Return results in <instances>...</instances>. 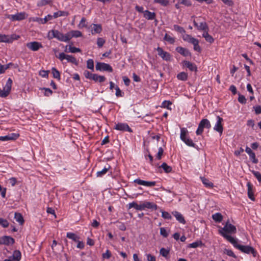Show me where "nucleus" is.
<instances>
[{
    "label": "nucleus",
    "instance_id": "obj_48",
    "mask_svg": "<svg viewBox=\"0 0 261 261\" xmlns=\"http://www.w3.org/2000/svg\"><path fill=\"white\" fill-rule=\"evenodd\" d=\"M162 217L165 219L171 220L172 219L171 215L167 212L161 211Z\"/></svg>",
    "mask_w": 261,
    "mask_h": 261
},
{
    "label": "nucleus",
    "instance_id": "obj_51",
    "mask_svg": "<svg viewBox=\"0 0 261 261\" xmlns=\"http://www.w3.org/2000/svg\"><path fill=\"white\" fill-rule=\"evenodd\" d=\"M160 253L163 256L166 257L169 253V250L164 248H162L160 249Z\"/></svg>",
    "mask_w": 261,
    "mask_h": 261
},
{
    "label": "nucleus",
    "instance_id": "obj_27",
    "mask_svg": "<svg viewBox=\"0 0 261 261\" xmlns=\"http://www.w3.org/2000/svg\"><path fill=\"white\" fill-rule=\"evenodd\" d=\"M110 168H111L110 165H107L103 168V169L102 170H101L100 171H98L97 172V173H96L97 176V177L102 176L103 175H104L105 174H106L107 173V172L110 169Z\"/></svg>",
    "mask_w": 261,
    "mask_h": 261
},
{
    "label": "nucleus",
    "instance_id": "obj_63",
    "mask_svg": "<svg viewBox=\"0 0 261 261\" xmlns=\"http://www.w3.org/2000/svg\"><path fill=\"white\" fill-rule=\"evenodd\" d=\"M155 181H147L144 180V186L146 187H153L155 185Z\"/></svg>",
    "mask_w": 261,
    "mask_h": 261
},
{
    "label": "nucleus",
    "instance_id": "obj_34",
    "mask_svg": "<svg viewBox=\"0 0 261 261\" xmlns=\"http://www.w3.org/2000/svg\"><path fill=\"white\" fill-rule=\"evenodd\" d=\"M51 73L55 79L60 80L61 79L60 72L55 67L51 68Z\"/></svg>",
    "mask_w": 261,
    "mask_h": 261
},
{
    "label": "nucleus",
    "instance_id": "obj_43",
    "mask_svg": "<svg viewBox=\"0 0 261 261\" xmlns=\"http://www.w3.org/2000/svg\"><path fill=\"white\" fill-rule=\"evenodd\" d=\"M187 130L185 128H181L180 130V139L182 141L184 142V141L188 138L186 137V134L187 133Z\"/></svg>",
    "mask_w": 261,
    "mask_h": 261
},
{
    "label": "nucleus",
    "instance_id": "obj_32",
    "mask_svg": "<svg viewBox=\"0 0 261 261\" xmlns=\"http://www.w3.org/2000/svg\"><path fill=\"white\" fill-rule=\"evenodd\" d=\"M14 218L20 224L22 225L24 222V220L22 215L19 213H15Z\"/></svg>",
    "mask_w": 261,
    "mask_h": 261
},
{
    "label": "nucleus",
    "instance_id": "obj_37",
    "mask_svg": "<svg viewBox=\"0 0 261 261\" xmlns=\"http://www.w3.org/2000/svg\"><path fill=\"white\" fill-rule=\"evenodd\" d=\"M172 103L170 101L165 100L162 103V107L164 108H167L168 110H171L172 109Z\"/></svg>",
    "mask_w": 261,
    "mask_h": 261
},
{
    "label": "nucleus",
    "instance_id": "obj_47",
    "mask_svg": "<svg viewBox=\"0 0 261 261\" xmlns=\"http://www.w3.org/2000/svg\"><path fill=\"white\" fill-rule=\"evenodd\" d=\"M0 225L4 228H7L9 226V223L7 220L0 218Z\"/></svg>",
    "mask_w": 261,
    "mask_h": 261
},
{
    "label": "nucleus",
    "instance_id": "obj_28",
    "mask_svg": "<svg viewBox=\"0 0 261 261\" xmlns=\"http://www.w3.org/2000/svg\"><path fill=\"white\" fill-rule=\"evenodd\" d=\"M92 80L96 82H98L99 83H101L103 82L106 80V77L104 76L99 75L97 74H94Z\"/></svg>",
    "mask_w": 261,
    "mask_h": 261
},
{
    "label": "nucleus",
    "instance_id": "obj_49",
    "mask_svg": "<svg viewBox=\"0 0 261 261\" xmlns=\"http://www.w3.org/2000/svg\"><path fill=\"white\" fill-rule=\"evenodd\" d=\"M106 40L102 38H97V45L99 47H101L105 43Z\"/></svg>",
    "mask_w": 261,
    "mask_h": 261
},
{
    "label": "nucleus",
    "instance_id": "obj_13",
    "mask_svg": "<svg viewBox=\"0 0 261 261\" xmlns=\"http://www.w3.org/2000/svg\"><path fill=\"white\" fill-rule=\"evenodd\" d=\"M88 30H89L92 35L96 34H100L102 31V26L100 24L92 23L88 26Z\"/></svg>",
    "mask_w": 261,
    "mask_h": 261
},
{
    "label": "nucleus",
    "instance_id": "obj_9",
    "mask_svg": "<svg viewBox=\"0 0 261 261\" xmlns=\"http://www.w3.org/2000/svg\"><path fill=\"white\" fill-rule=\"evenodd\" d=\"M114 129L122 132H133L132 129L126 123H115Z\"/></svg>",
    "mask_w": 261,
    "mask_h": 261
},
{
    "label": "nucleus",
    "instance_id": "obj_38",
    "mask_svg": "<svg viewBox=\"0 0 261 261\" xmlns=\"http://www.w3.org/2000/svg\"><path fill=\"white\" fill-rule=\"evenodd\" d=\"M160 168H163L166 173H170L172 171V167L168 166L166 163H163Z\"/></svg>",
    "mask_w": 261,
    "mask_h": 261
},
{
    "label": "nucleus",
    "instance_id": "obj_26",
    "mask_svg": "<svg viewBox=\"0 0 261 261\" xmlns=\"http://www.w3.org/2000/svg\"><path fill=\"white\" fill-rule=\"evenodd\" d=\"M67 238L71 239L75 242H79L80 240V237L77 236L76 234L73 232H67L66 234Z\"/></svg>",
    "mask_w": 261,
    "mask_h": 261
},
{
    "label": "nucleus",
    "instance_id": "obj_61",
    "mask_svg": "<svg viewBox=\"0 0 261 261\" xmlns=\"http://www.w3.org/2000/svg\"><path fill=\"white\" fill-rule=\"evenodd\" d=\"M201 244H202V242L201 241H197V242H193L191 244H190L189 247H191V248H196V247L199 246Z\"/></svg>",
    "mask_w": 261,
    "mask_h": 261
},
{
    "label": "nucleus",
    "instance_id": "obj_24",
    "mask_svg": "<svg viewBox=\"0 0 261 261\" xmlns=\"http://www.w3.org/2000/svg\"><path fill=\"white\" fill-rule=\"evenodd\" d=\"M172 214L175 217L176 220L179 221V222L182 224H185L186 221L182 215L178 213V212L175 211L172 212Z\"/></svg>",
    "mask_w": 261,
    "mask_h": 261
},
{
    "label": "nucleus",
    "instance_id": "obj_19",
    "mask_svg": "<svg viewBox=\"0 0 261 261\" xmlns=\"http://www.w3.org/2000/svg\"><path fill=\"white\" fill-rule=\"evenodd\" d=\"M176 50L184 57L191 56V54L189 50L184 47L178 46L176 48Z\"/></svg>",
    "mask_w": 261,
    "mask_h": 261
},
{
    "label": "nucleus",
    "instance_id": "obj_21",
    "mask_svg": "<svg viewBox=\"0 0 261 261\" xmlns=\"http://www.w3.org/2000/svg\"><path fill=\"white\" fill-rule=\"evenodd\" d=\"M19 136L18 134H11L5 136H1L0 140L2 141H6L8 140H16Z\"/></svg>",
    "mask_w": 261,
    "mask_h": 261
},
{
    "label": "nucleus",
    "instance_id": "obj_31",
    "mask_svg": "<svg viewBox=\"0 0 261 261\" xmlns=\"http://www.w3.org/2000/svg\"><path fill=\"white\" fill-rule=\"evenodd\" d=\"M202 183L205 185V186L207 188H212L214 186L213 182H211L208 179L205 178L204 177H200Z\"/></svg>",
    "mask_w": 261,
    "mask_h": 261
},
{
    "label": "nucleus",
    "instance_id": "obj_50",
    "mask_svg": "<svg viewBox=\"0 0 261 261\" xmlns=\"http://www.w3.org/2000/svg\"><path fill=\"white\" fill-rule=\"evenodd\" d=\"M30 21L37 22L39 24H42V18L38 17H33L29 19Z\"/></svg>",
    "mask_w": 261,
    "mask_h": 261
},
{
    "label": "nucleus",
    "instance_id": "obj_58",
    "mask_svg": "<svg viewBox=\"0 0 261 261\" xmlns=\"http://www.w3.org/2000/svg\"><path fill=\"white\" fill-rule=\"evenodd\" d=\"M184 142L188 146H191V147H195V144L193 143V141L188 138H187L185 141Z\"/></svg>",
    "mask_w": 261,
    "mask_h": 261
},
{
    "label": "nucleus",
    "instance_id": "obj_59",
    "mask_svg": "<svg viewBox=\"0 0 261 261\" xmlns=\"http://www.w3.org/2000/svg\"><path fill=\"white\" fill-rule=\"evenodd\" d=\"M84 74L86 78L92 80L93 77V75H94V73H92L89 71L85 70L84 72Z\"/></svg>",
    "mask_w": 261,
    "mask_h": 261
},
{
    "label": "nucleus",
    "instance_id": "obj_25",
    "mask_svg": "<svg viewBox=\"0 0 261 261\" xmlns=\"http://www.w3.org/2000/svg\"><path fill=\"white\" fill-rule=\"evenodd\" d=\"M202 37L204 38L205 40L210 43H212L214 41V38L208 33V31L203 32L202 34Z\"/></svg>",
    "mask_w": 261,
    "mask_h": 261
},
{
    "label": "nucleus",
    "instance_id": "obj_40",
    "mask_svg": "<svg viewBox=\"0 0 261 261\" xmlns=\"http://www.w3.org/2000/svg\"><path fill=\"white\" fill-rule=\"evenodd\" d=\"M65 51L66 52L75 53L81 52V50L79 48H77L74 46H69L68 48V50H67V49H66Z\"/></svg>",
    "mask_w": 261,
    "mask_h": 261
},
{
    "label": "nucleus",
    "instance_id": "obj_22",
    "mask_svg": "<svg viewBox=\"0 0 261 261\" xmlns=\"http://www.w3.org/2000/svg\"><path fill=\"white\" fill-rule=\"evenodd\" d=\"M144 17L147 20H154L155 18L156 14L154 12H151L148 10H145L143 14Z\"/></svg>",
    "mask_w": 261,
    "mask_h": 261
},
{
    "label": "nucleus",
    "instance_id": "obj_4",
    "mask_svg": "<svg viewBox=\"0 0 261 261\" xmlns=\"http://www.w3.org/2000/svg\"><path fill=\"white\" fill-rule=\"evenodd\" d=\"M237 229L236 227L227 222L225 226L221 228V229L219 230V233L223 236L225 239H226L228 241V239L227 238L226 236L231 237L229 235H228V233H236Z\"/></svg>",
    "mask_w": 261,
    "mask_h": 261
},
{
    "label": "nucleus",
    "instance_id": "obj_57",
    "mask_svg": "<svg viewBox=\"0 0 261 261\" xmlns=\"http://www.w3.org/2000/svg\"><path fill=\"white\" fill-rule=\"evenodd\" d=\"M179 4H183L186 6H190L192 4L189 0H177Z\"/></svg>",
    "mask_w": 261,
    "mask_h": 261
},
{
    "label": "nucleus",
    "instance_id": "obj_53",
    "mask_svg": "<svg viewBox=\"0 0 261 261\" xmlns=\"http://www.w3.org/2000/svg\"><path fill=\"white\" fill-rule=\"evenodd\" d=\"M251 172L254 175V176L256 178L258 181L259 182H261V174L258 171H256L254 170L251 171Z\"/></svg>",
    "mask_w": 261,
    "mask_h": 261
},
{
    "label": "nucleus",
    "instance_id": "obj_17",
    "mask_svg": "<svg viewBox=\"0 0 261 261\" xmlns=\"http://www.w3.org/2000/svg\"><path fill=\"white\" fill-rule=\"evenodd\" d=\"M68 41L73 37L77 38L82 36V33L80 31L74 30L67 32Z\"/></svg>",
    "mask_w": 261,
    "mask_h": 261
},
{
    "label": "nucleus",
    "instance_id": "obj_35",
    "mask_svg": "<svg viewBox=\"0 0 261 261\" xmlns=\"http://www.w3.org/2000/svg\"><path fill=\"white\" fill-rule=\"evenodd\" d=\"M66 60L68 62L71 63L75 65L78 64V62L76 58L71 55H67Z\"/></svg>",
    "mask_w": 261,
    "mask_h": 261
},
{
    "label": "nucleus",
    "instance_id": "obj_60",
    "mask_svg": "<svg viewBox=\"0 0 261 261\" xmlns=\"http://www.w3.org/2000/svg\"><path fill=\"white\" fill-rule=\"evenodd\" d=\"M238 101L241 103L244 104L246 102V99L245 97L240 94H239Z\"/></svg>",
    "mask_w": 261,
    "mask_h": 261
},
{
    "label": "nucleus",
    "instance_id": "obj_23",
    "mask_svg": "<svg viewBox=\"0 0 261 261\" xmlns=\"http://www.w3.org/2000/svg\"><path fill=\"white\" fill-rule=\"evenodd\" d=\"M182 65L184 66L187 67L190 70L194 71L197 70V67L195 65L189 61H184L182 62Z\"/></svg>",
    "mask_w": 261,
    "mask_h": 261
},
{
    "label": "nucleus",
    "instance_id": "obj_42",
    "mask_svg": "<svg viewBox=\"0 0 261 261\" xmlns=\"http://www.w3.org/2000/svg\"><path fill=\"white\" fill-rule=\"evenodd\" d=\"M173 29L182 35L185 34L186 32L185 29L182 27L176 24H174L173 25Z\"/></svg>",
    "mask_w": 261,
    "mask_h": 261
},
{
    "label": "nucleus",
    "instance_id": "obj_7",
    "mask_svg": "<svg viewBox=\"0 0 261 261\" xmlns=\"http://www.w3.org/2000/svg\"><path fill=\"white\" fill-rule=\"evenodd\" d=\"M19 38V36L16 35H5L0 34V43H12L14 40H17Z\"/></svg>",
    "mask_w": 261,
    "mask_h": 261
},
{
    "label": "nucleus",
    "instance_id": "obj_64",
    "mask_svg": "<svg viewBox=\"0 0 261 261\" xmlns=\"http://www.w3.org/2000/svg\"><path fill=\"white\" fill-rule=\"evenodd\" d=\"M146 256L147 261H156L155 257L154 256L150 254H147Z\"/></svg>",
    "mask_w": 261,
    "mask_h": 261
},
{
    "label": "nucleus",
    "instance_id": "obj_54",
    "mask_svg": "<svg viewBox=\"0 0 261 261\" xmlns=\"http://www.w3.org/2000/svg\"><path fill=\"white\" fill-rule=\"evenodd\" d=\"M155 3H158L162 6H166L168 5L169 2L168 0H154Z\"/></svg>",
    "mask_w": 261,
    "mask_h": 261
},
{
    "label": "nucleus",
    "instance_id": "obj_33",
    "mask_svg": "<svg viewBox=\"0 0 261 261\" xmlns=\"http://www.w3.org/2000/svg\"><path fill=\"white\" fill-rule=\"evenodd\" d=\"M213 219L216 222H220L223 219L222 215L219 213H217L212 216Z\"/></svg>",
    "mask_w": 261,
    "mask_h": 261
},
{
    "label": "nucleus",
    "instance_id": "obj_5",
    "mask_svg": "<svg viewBox=\"0 0 261 261\" xmlns=\"http://www.w3.org/2000/svg\"><path fill=\"white\" fill-rule=\"evenodd\" d=\"M182 38L185 41L191 43L193 45L194 50L199 53L201 51V49L199 45V42L198 39L193 37L190 35L186 34L182 35Z\"/></svg>",
    "mask_w": 261,
    "mask_h": 261
},
{
    "label": "nucleus",
    "instance_id": "obj_56",
    "mask_svg": "<svg viewBox=\"0 0 261 261\" xmlns=\"http://www.w3.org/2000/svg\"><path fill=\"white\" fill-rule=\"evenodd\" d=\"M54 18L53 15L48 14L44 18H42V24L46 23L48 21L51 20Z\"/></svg>",
    "mask_w": 261,
    "mask_h": 261
},
{
    "label": "nucleus",
    "instance_id": "obj_20",
    "mask_svg": "<svg viewBox=\"0 0 261 261\" xmlns=\"http://www.w3.org/2000/svg\"><path fill=\"white\" fill-rule=\"evenodd\" d=\"M21 252L20 251L16 250L13 252V255L9 257L11 261H19L21 259Z\"/></svg>",
    "mask_w": 261,
    "mask_h": 261
},
{
    "label": "nucleus",
    "instance_id": "obj_30",
    "mask_svg": "<svg viewBox=\"0 0 261 261\" xmlns=\"http://www.w3.org/2000/svg\"><path fill=\"white\" fill-rule=\"evenodd\" d=\"M199 125H200V127H202L203 128L204 127L209 128L211 126L210 121L206 119H202L199 124Z\"/></svg>",
    "mask_w": 261,
    "mask_h": 261
},
{
    "label": "nucleus",
    "instance_id": "obj_10",
    "mask_svg": "<svg viewBox=\"0 0 261 261\" xmlns=\"http://www.w3.org/2000/svg\"><path fill=\"white\" fill-rule=\"evenodd\" d=\"M158 55L163 60L166 61H169L171 60L172 56L168 52L164 51L162 48L158 47L156 48Z\"/></svg>",
    "mask_w": 261,
    "mask_h": 261
},
{
    "label": "nucleus",
    "instance_id": "obj_41",
    "mask_svg": "<svg viewBox=\"0 0 261 261\" xmlns=\"http://www.w3.org/2000/svg\"><path fill=\"white\" fill-rule=\"evenodd\" d=\"M78 28L79 29H82L83 28H86L88 29V27L87 26V25L86 24V19L85 17H83L81 19V20L78 25Z\"/></svg>",
    "mask_w": 261,
    "mask_h": 261
},
{
    "label": "nucleus",
    "instance_id": "obj_12",
    "mask_svg": "<svg viewBox=\"0 0 261 261\" xmlns=\"http://www.w3.org/2000/svg\"><path fill=\"white\" fill-rule=\"evenodd\" d=\"M28 17V14L23 12L17 13L15 14L10 15L8 18L12 21H20L25 19Z\"/></svg>",
    "mask_w": 261,
    "mask_h": 261
},
{
    "label": "nucleus",
    "instance_id": "obj_3",
    "mask_svg": "<svg viewBox=\"0 0 261 261\" xmlns=\"http://www.w3.org/2000/svg\"><path fill=\"white\" fill-rule=\"evenodd\" d=\"M47 37L49 40L56 38L60 41L65 42L68 41L67 33L64 34L57 30H51L49 31L47 33Z\"/></svg>",
    "mask_w": 261,
    "mask_h": 261
},
{
    "label": "nucleus",
    "instance_id": "obj_52",
    "mask_svg": "<svg viewBox=\"0 0 261 261\" xmlns=\"http://www.w3.org/2000/svg\"><path fill=\"white\" fill-rule=\"evenodd\" d=\"M224 252L229 256L233 257L234 258H237V256L234 254L233 252L231 250L225 249Z\"/></svg>",
    "mask_w": 261,
    "mask_h": 261
},
{
    "label": "nucleus",
    "instance_id": "obj_2",
    "mask_svg": "<svg viewBox=\"0 0 261 261\" xmlns=\"http://www.w3.org/2000/svg\"><path fill=\"white\" fill-rule=\"evenodd\" d=\"M127 206L129 209L134 207L136 210L139 211L144 210L145 208L154 210H156L158 208V206L156 204L149 201H144L143 203L140 204L134 201L132 203H129Z\"/></svg>",
    "mask_w": 261,
    "mask_h": 261
},
{
    "label": "nucleus",
    "instance_id": "obj_46",
    "mask_svg": "<svg viewBox=\"0 0 261 261\" xmlns=\"http://www.w3.org/2000/svg\"><path fill=\"white\" fill-rule=\"evenodd\" d=\"M51 3V0H40L38 2L37 6L39 7H42L46 5L49 4Z\"/></svg>",
    "mask_w": 261,
    "mask_h": 261
},
{
    "label": "nucleus",
    "instance_id": "obj_45",
    "mask_svg": "<svg viewBox=\"0 0 261 261\" xmlns=\"http://www.w3.org/2000/svg\"><path fill=\"white\" fill-rule=\"evenodd\" d=\"M87 67L92 70V71L94 70V61L92 59H88L87 61Z\"/></svg>",
    "mask_w": 261,
    "mask_h": 261
},
{
    "label": "nucleus",
    "instance_id": "obj_15",
    "mask_svg": "<svg viewBox=\"0 0 261 261\" xmlns=\"http://www.w3.org/2000/svg\"><path fill=\"white\" fill-rule=\"evenodd\" d=\"M14 243V239L9 236H3L0 238V244L6 245H12Z\"/></svg>",
    "mask_w": 261,
    "mask_h": 261
},
{
    "label": "nucleus",
    "instance_id": "obj_8",
    "mask_svg": "<svg viewBox=\"0 0 261 261\" xmlns=\"http://www.w3.org/2000/svg\"><path fill=\"white\" fill-rule=\"evenodd\" d=\"M96 70L103 71L113 72L112 67L107 63L97 62L96 64Z\"/></svg>",
    "mask_w": 261,
    "mask_h": 261
},
{
    "label": "nucleus",
    "instance_id": "obj_6",
    "mask_svg": "<svg viewBox=\"0 0 261 261\" xmlns=\"http://www.w3.org/2000/svg\"><path fill=\"white\" fill-rule=\"evenodd\" d=\"M13 81L11 78H9L3 87V89L2 90L0 88V96L2 97H5L7 96L11 90Z\"/></svg>",
    "mask_w": 261,
    "mask_h": 261
},
{
    "label": "nucleus",
    "instance_id": "obj_16",
    "mask_svg": "<svg viewBox=\"0 0 261 261\" xmlns=\"http://www.w3.org/2000/svg\"><path fill=\"white\" fill-rule=\"evenodd\" d=\"M193 23L194 26L199 31H203L204 32L208 30V27L205 22H202L198 24L194 20Z\"/></svg>",
    "mask_w": 261,
    "mask_h": 261
},
{
    "label": "nucleus",
    "instance_id": "obj_44",
    "mask_svg": "<svg viewBox=\"0 0 261 261\" xmlns=\"http://www.w3.org/2000/svg\"><path fill=\"white\" fill-rule=\"evenodd\" d=\"M187 130L185 128H181L180 130V139L182 141L184 142V141L188 138L186 137V134L187 133Z\"/></svg>",
    "mask_w": 261,
    "mask_h": 261
},
{
    "label": "nucleus",
    "instance_id": "obj_1",
    "mask_svg": "<svg viewBox=\"0 0 261 261\" xmlns=\"http://www.w3.org/2000/svg\"><path fill=\"white\" fill-rule=\"evenodd\" d=\"M226 237L228 239V241L231 243L235 248L238 249L241 252L247 254H251L254 257L256 256L257 252L252 247L248 245H242L239 244L237 240L233 237L228 236Z\"/></svg>",
    "mask_w": 261,
    "mask_h": 261
},
{
    "label": "nucleus",
    "instance_id": "obj_11",
    "mask_svg": "<svg viewBox=\"0 0 261 261\" xmlns=\"http://www.w3.org/2000/svg\"><path fill=\"white\" fill-rule=\"evenodd\" d=\"M223 119L219 116H217L216 117V123L214 127V129L218 132L220 135L222 134L223 130Z\"/></svg>",
    "mask_w": 261,
    "mask_h": 261
},
{
    "label": "nucleus",
    "instance_id": "obj_39",
    "mask_svg": "<svg viewBox=\"0 0 261 261\" xmlns=\"http://www.w3.org/2000/svg\"><path fill=\"white\" fill-rule=\"evenodd\" d=\"M164 39L171 44L175 42V38L168 35L167 34L165 35Z\"/></svg>",
    "mask_w": 261,
    "mask_h": 261
},
{
    "label": "nucleus",
    "instance_id": "obj_14",
    "mask_svg": "<svg viewBox=\"0 0 261 261\" xmlns=\"http://www.w3.org/2000/svg\"><path fill=\"white\" fill-rule=\"evenodd\" d=\"M27 46L32 51H37L39 48L42 47L41 43L36 41L28 43L27 44Z\"/></svg>",
    "mask_w": 261,
    "mask_h": 261
},
{
    "label": "nucleus",
    "instance_id": "obj_55",
    "mask_svg": "<svg viewBox=\"0 0 261 261\" xmlns=\"http://www.w3.org/2000/svg\"><path fill=\"white\" fill-rule=\"evenodd\" d=\"M249 155L253 163L257 164L258 162V160L256 159L255 154L254 152H253L252 153L249 154Z\"/></svg>",
    "mask_w": 261,
    "mask_h": 261
},
{
    "label": "nucleus",
    "instance_id": "obj_18",
    "mask_svg": "<svg viewBox=\"0 0 261 261\" xmlns=\"http://www.w3.org/2000/svg\"><path fill=\"white\" fill-rule=\"evenodd\" d=\"M247 194L248 197L252 201L255 200L254 197L253 191V185L250 182H248L247 184Z\"/></svg>",
    "mask_w": 261,
    "mask_h": 261
},
{
    "label": "nucleus",
    "instance_id": "obj_62",
    "mask_svg": "<svg viewBox=\"0 0 261 261\" xmlns=\"http://www.w3.org/2000/svg\"><path fill=\"white\" fill-rule=\"evenodd\" d=\"M160 234L165 238H167L168 236V233L164 227L160 228Z\"/></svg>",
    "mask_w": 261,
    "mask_h": 261
},
{
    "label": "nucleus",
    "instance_id": "obj_29",
    "mask_svg": "<svg viewBox=\"0 0 261 261\" xmlns=\"http://www.w3.org/2000/svg\"><path fill=\"white\" fill-rule=\"evenodd\" d=\"M69 15L68 12L64 11H59L55 12L53 14L54 18H56L60 16H67Z\"/></svg>",
    "mask_w": 261,
    "mask_h": 261
},
{
    "label": "nucleus",
    "instance_id": "obj_36",
    "mask_svg": "<svg viewBox=\"0 0 261 261\" xmlns=\"http://www.w3.org/2000/svg\"><path fill=\"white\" fill-rule=\"evenodd\" d=\"M177 78L179 80L185 81L188 79V74L185 72H181L177 75Z\"/></svg>",
    "mask_w": 261,
    "mask_h": 261
}]
</instances>
